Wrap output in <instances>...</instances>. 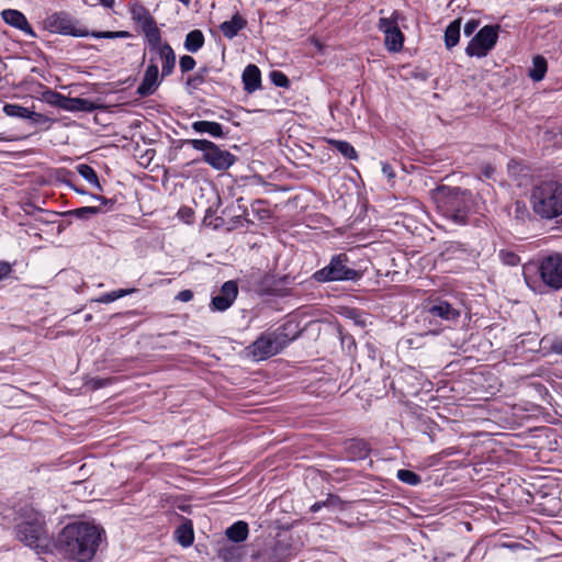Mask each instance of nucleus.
<instances>
[{"label":"nucleus","instance_id":"obj_5","mask_svg":"<svg viewBox=\"0 0 562 562\" xmlns=\"http://www.w3.org/2000/svg\"><path fill=\"white\" fill-rule=\"evenodd\" d=\"M188 144L195 150L203 153V161L215 170H226L234 165L236 158L227 150L221 149L215 143L207 139H190Z\"/></svg>","mask_w":562,"mask_h":562},{"label":"nucleus","instance_id":"obj_12","mask_svg":"<svg viewBox=\"0 0 562 562\" xmlns=\"http://www.w3.org/2000/svg\"><path fill=\"white\" fill-rule=\"evenodd\" d=\"M159 81V70L158 66L155 63V59H150V64L147 66L143 80L140 85L137 87V94L140 97H146L153 94L158 88Z\"/></svg>","mask_w":562,"mask_h":562},{"label":"nucleus","instance_id":"obj_17","mask_svg":"<svg viewBox=\"0 0 562 562\" xmlns=\"http://www.w3.org/2000/svg\"><path fill=\"white\" fill-rule=\"evenodd\" d=\"M429 313L432 316L440 317L445 321H457L460 316V311L454 308L448 302H439L436 305H432L429 310Z\"/></svg>","mask_w":562,"mask_h":562},{"label":"nucleus","instance_id":"obj_42","mask_svg":"<svg viewBox=\"0 0 562 562\" xmlns=\"http://www.w3.org/2000/svg\"><path fill=\"white\" fill-rule=\"evenodd\" d=\"M95 3L103 5L104 8L112 9L115 4V0H93Z\"/></svg>","mask_w":562,"mask_h":562},{"label":"nucleus","instance_id":"obj_18","mask_svg":"<svg viewBox=\"0 0 562 562\" xmlns=\"http://www.w3.org/2000/svg\"><path fill=\"white\" fill-rule=\"evenodd\" d=\"M192 128L196 133H205L215 138H222L224 136L223 126L217 122L195 121L192 123Z\"/></svg>","mask_w":562,"mask_h":562},{"label":"nucleus","instance_id":"obj_9","mask_svg":"<svg viewBox=\"0 0 562 562\" xmlns=\"http://www.w3.org/2000/svg\"><path fill=\"white\" fill-rule=\"evenodd\" d=\"M400 14L395 11L390 18L379 20V30L384 34V44L389 52H400L403 48L404 35L398 27Z\"/></svg>","mask_w":562,"mask_h":562},{"label":"nucleus","instance_id":"obj_7","mask_svg":"<svg viewBox=\"0 0 562 562\" xmlns=\"http://www.w3.org/2000/svg\"><path fill=\"white\" fill-rule=\"evenodd\" d=\"M498 26H483L470 41L465 53L471 57H485L496 45L498 38Z\"/></svg>","mask_w":562,"mask_h":562},{"label":"nucleus","instance_id":"obj_11","mask_svg":"<svg viewBox=\"0 0 562 562\" xmlns=\"http://www.w3.org/2000/svg\"><path fill=\"white\" fill-rule=\"evenodd\" d=\"M45 26L53 33H59L64 35L81 36L76 32L74 23L70 16L66 13H54L45 20Z\"/></svg>","mask_w":562,"mask_h":562},{"label":"nucleus","instance_id":"obj_40","mask_svg":"<svg viewBox=\"0 0 562 562\" xmlns=\"http://www.w3.org/2000/svg\"><path fill=\"white\" fill-rule=\"evenodd\" d=\"M479 21L476 20H470L464 24L463 32L465 36H470L473 34V32L477 29Z\"/></svg>","mask_w":562,"mask_h":562},{"label":"nucleus","instance_id":"obj_31","mask_svg":"<svg viewBox=\"0 0 562 562\" xmlns=\"http://www.w3.org/2000/svg\"><path fill=\"white\" fill-rule=\"evenodd\" d=\"M397 479L401 482L406 483L412 486L418 485L420 483V476L409 470H398Z\"/></svg>","mask_w":562,"mask_h":562},{"label":"nucleus","instance_id":"obj_10","mask_svg":"<svg viewBox=\"0 0 562 562\" xmlns=\"http://www.w3.org/2000/svg\"><path fill=\"white\" fill-rule=\"evenodd\" d=\"M238 295V286L235 281H226L220 292L212 297L210 308L213 312H224L228 310Z\"/></svg>","mask_w":562,"mask_h":562},{"label":"nucleus","instance_id":"obj_25","mask_svg":"<svg viewBox=\"0 0 562 562\" xmlns=\"http://www.w3.org/2000/svg\"><path fill=\"white\" fill-rule=\"evenodd\" d=\"M460 20L452 21L445 31V44L448 49L454 47L460 38Z\"/></svg>","mask_w":562,"mask_h":562},{"label":"nucleus","instance_id":"obj_43","mask_svg":"<svg viewBox=\"0 0 562 562\" xmlns=\"http://www.w3.org/2000/svg\"><path fill=\"white\" fill-rule=\"evenodd\" d=\"M382 172H383L387 178H393V177H394L393 170H392L391 166H390V165H387V164H383V166H382Z\"/></svg>","mask_w":562,"mask_h":562},{"label":"nucleus","instance_id":"obj_24","mask_svg":"<svg viewBox=\"0 0 562 562\" xmlns=\"http://www.w3.org/2000/svg\"><path fill=\"white\" fill-rule=\"evenodd\" d=\"M204 45V35L200 30L189 32L184 40V48L190 53H196Z\"/></svg>","mask_w":562,"mask_h":562},{"label":"nucleus","instance_id":"obj_2","mask_svg":"<svg viewBox=\"0 0 562 562\" xmlns=\"http://www.w3.org/2000/svg\"><path fill=\"white\" fill-rule=\"evenodd\" d=\"M14 531L22 543L38 554L53 552L55 548V540L47 528L45 516L32 506L20 509Z\"/></svg>","mask_w":562,"mask_h":562},{"label":"nucleus","instance_id":"obj_8","mask_svg":"<svg viewBox=\"0 0 562 562\" xmlns=\"http://www.w3.org/2000/svg\"><path fill=\"white\" fill-rule=\"evenodd\" d=\"M538 271L546 285L554 290L562 289V255L560 252H553L544 257L538 267Z\"/></svg>","mask_w":562,"mask_h":562},{"label":"nucleus","instance_id":"obj_16","mask_svg":"<svg viewBox=\"0 0 562 562\" xmlns=\"http://www.w3.org/2000/svg\"><path fill=\"white\" fill-rule=\"evenodd\" d=\"M244 89L252 93L261 86V74L256 65H248L243 71Z\"/></svg>","mask_w":562,"mask_h":562},{"label":"nucleus","instance_id":"obj_30","mask_svg":"<svg viewBox=\"0 0 562 562\" xmlns=\"http://www.w3.org/2000/svg\"><path fill=\"white\" fill-rule=\"evenodd\" d=\"M135 291H136L135 289L115 290V291L102 294L99 299H97V302L108 304V303L114 302L123 296L132 294Z\"/></svg>","mask_w":562,"mask_h":562},{"label":"nucleus","instance_id":"obj_48","mask_svg":"<svg viewBox=\"0 0 562 562\" xmlns=\"http://www.w3.org/2000/svg\"><path fill=\"white\" fill-rule=\"evenodd\" d=\"M322 506H323L322 503H315L314 505H312L311 510L318 512L322 508Z\"/></svg>","mask_w":562,"mask_h":562},{"label":"nucleus","instance_id":"obj_37","mask_svg":"<svg viewBox=\"0 0 562 562\" xmlns=\"http://www.w3.org/2000/svg\"><path fill=\"white\" fill-rule=\"evenodd\" d=\"M179 66L182 72L191 71L195 67V60L190 55H183L180 58Z\"/></svg>","mask_w":562,"mask_h":562},{"label":"nucleus","instance_id":"obj_4","mask_svg":"<svg viewBox=\"0 0 562 562\" xmlns=\"http://www.w3.org/2000/svg\"><path fill=\"white\" fill-rule=\"evenodd\" d=\"M290 340L281 329L263 333L248 347V355L256 361L266 360L282 351Z\"/></svg>","mask_w":562,"mask_h":562},{"label":"nucleus","instance_id":"obj_3","mask_svg":"<svg viewBox=\"0 0 562 562\" xmlns=\"http://www.w3.org/2000/svg\"><path fill=\"white\" fill-rule=\"evenodd\" d=\"M533 212L544 220L562 214V183L548 180L535 186L530 195Z\"/></svg>","mask_w":562,"mask_h":562},{"label":"nucleus","instance_id":"obj_20","mask_svg":"<svg viewBox=\"0 0 562 562\" xmlns=\"http://www.w3.org/2000/svg\"><path fill=\"white\" fill-rule=\"evenodd\" d=\"M95 108V104L91 100L66 97L63 110L70 112H92Z\"/></svg>","mask_w":562,"mask_h":562},{"label":"nucleus","instance_id":"obj_23","mask_svg":"<svg viewBox=\"0 0 562 562\" xmlns=\"http://www.w3.org/2000/svg\"><path fill=\"white\" fill-rule=\"evenodd\" d=\"M248 532V525L240 520L227 528L226 536L234 542H241L247 539Z\"/></svg>","mask_w":562,"mask_h":562},{"label":"nucleus","instance_id":"obj_47","mask_svg":"<svg viewBox=\"0 0 562 562\" xmlns=\"http://www.w3.org/2000/svg\"><path fill=\"white\" fill-rule=\"evenodd\" d=\"M92 382H93L94 387H102L105 385V382L103 380L98 379V380H93Z\"/></svg>","mask_w":562,"mask_h":562},{"label":"nucleus","instance_id":"obj_27","mask_svg":"<svg viewBox=\"0 0 562 562\" xmlns=\"http://www.w3.org/2000/svg\"><path fill=\"white\" fill-rule=\"evenodd\" d=\"M76 170L92 187L102 191L98 175L92 167L86 164H80L76 167Z\"/></svg>","mask_w":562,"mask_h":562},{"label":"nucleus","instance_id":"obj_41","mask_svg":"<svg viewBox=\"0 0 562 562\" xmlns=\"http://www.w3.org/2000/svg\"><path fill=\"white\" fill-rule=\"evenodd\" d=\"M192 299L193 292L191 290H182L176 296V300L180 302H190Z\"/></svg>","mask_w":562,"mask_h":562},{"label":"nucleus","instance_id":"obj_13","mask_svg":"<svg viewBox=\"0 0 562 562\" xmlns=\"http://www.w3.org/2000/svg\"><path fill=\"white\" fill-rule=\"evenodd\" d=\"M3 111L8 116L29 120L33 124H43L48 121L45 115L30 111L27 108L18 104H4Z\"/></svg>","mask_w":562,"mask_h":562},{"label":"nucleus","instance_id":"obj_39","mask_svg":"<svg viewBox=\"0 0 562 562\" xmlns=\"http://www.w3.org/2000/svg\"><path fill=\"white\" fill-rule=\"evenodd\" d=\"M503 261L509 266H516L519 262V257L513 252H502Z\"/></svg>","mask_w":562,"mask_h":562},{"label":"nucleus","instance_id":"obj_34","mask_svg":"<svg viewBox=\"0 0 562 562\" xmlns=\"http://www.w3.org/2000/svg\"><path fill=\"white\" fill-rule=\"evenodd\" d=\"M270 79H271V82L277 87L288 88L290 86L289 78L282 71H279V70L271 71Z\"/></svg>","mask_w":562,"mask_h":562},{"label":"nucleus","instance_id":"obj_49","mask_svg":"<svg viewBox=\"0 0 562 562\" xmlns=\"http://www.w3.org/2000/svg\"><path fill=\"white\" fill-rule=\"evenodd\" d=\"M554 349H555V351H558V352H561V353H562V346H560V345H555Z\"/></svg>","mask_w":562,"mask_h":562},{"label":"nucleus","instance_id":"obj_38","mask_svg":"<svg viewBox=\"0 0 562 562\" xmlns=\"http://www.w3.org/2000/svg\"><path fill=\"white\" fill-rule=\"evenodd\" d=\"M452 218V221L457 224H465L467 223V212L461 209L452 210L448 215Z\"/></svg>","mask_w":562,"mask_h":562},{"label":"nucleus","instance_id":"obj_45","mask_svg":"<svg viewBox=\"0 0 562 562\" xmlns=\"http://www.w3.org/2000/svg\"><path fill=\"white\" fill-rule=\"evenodd\" d=\"M519 165L515 161H512L510 164H508V170L512 175H516V172L518 171L519 169Z\"/></svg>","mask_w":562,"mask_h":562},{"label":"nucleus","instance_id":"obj_33","mask_svg":"<svg viewBox=\"0 0 562 562\" xmlns=\"http://www.w3.org/2000/svg\"><path fill=\"white\" fill-rule=\"evenodd\" d=\"M100 212V207L98 206H83L71 211V214L80 220H87L92 215H95Z\"/></svg>","mask_w":562,"mask_h":562},{"label":"nucleus","instance_id":"obj_35","mask_svg":"<svg viewBox=\"0 0 562 562\" xmlns=\"http://www.w3.org/2000/svg\"><path fill=\"white\" fill-rule=\"evenodd\" d=\"M92 36L95 38H127L131 36L127 31H116V32H94Z\"/></svg>","mask_w":562,"mask_h":562},{"label":"nucleus","instance_id":"obj_22","mask_svg":"<svg viewBox=\"0 0 562 562\" xmlns=\"http://www.w3.org/2000/svg\"><path fill=\"white\" fill-rule=\"evenodd\" d=\"M132 19L139 23L142 26L150 24L154 21L149 11L139 2H134L130 5Z\"/></svg>","mask_w":562,"mask_h":562},{"label":"nucleus","instance_id":"obj_44","mask_svg":"<svg viewBox=\"0 0 562 562\" xmlns=\"http://www.w3.org/2000/svg\"><path fill=\"white\" fill-rule=\"evenodd\" d=\"M1 270H2V279H4L11 272V266L8 262L2 261Z\"/></svg>","mask_w":562,"mask_h":562},{"label":"nucleus","instance_id":"obj_46","mask_svg":"<svg viewBox=\"0 0 562 562\" xmlns=\"http://www.w3.org/2000/svg\"><path fill=\"white\" fill-rule=\"evenodd\" d=\"M92 199H94L95 201L101 202L102 204L111 203L110 200H108L106 198H104L102 195H92Z\"/></svg>","mask_w":562,"mask_h":562},{"label":"nucleus","instance_id":"obj_26","mask_svg":"<svg viewBox=\"0 0 562 562\" xmlns=\"http://www.w3.org/2000/svg\"><path fill=\"white\" fill-rule=\"evenodd\" d=\"M547 72V60L540 56L537 55L532 58V67L529 70V77L533 81H541Z\"/></svg>","mask_w":562,"mask_h":562},{"label":"nucleus","instance_id":"obj_50","mask_svg":"<svg viewBox=\"0 0 562 562\" xmlns=\"http://www.w3.org/2000/svg\"><path fill=\"white\" fill-rule=\"evenodd\" d=\"M76 191L80 194H85L86 192L83 190L76 189Z\"/></svg>","mask_w":562,"mask_h":562},{"label":"nucleus","instance_id":"obj_32","mask_svg":"<svg viewBox=\"0 0 562 562\" xmlns=\"http://www.w3.org/2000/svg\"><path fill=\"white\" fill-rule=\"evenodd\" d=\"M43 98L48 104L55 105L59 109H64L65 99H66L65 95H63L56 91L48 90L43 94Z\"/></svg>","mask_w":562,"mask_h":562},{"label":"nucleus","instance_id":"obj_19","mask_svg":"<svg viewBox=\"0 0 562 562\" xmlns=\"http://www.w3.org/2000/svg\"><path fill=\"white\" fill-rule=\"evenodd\" d=\"M246 26V21L238 14L233 15V18L228 21H224L220 29L223 35L227 38L235 37L240 30Z\"/></svg>","mask_w":562,"mask_h":562},{"label":"nucleus","instance_id":"obj_21","mask_svg":"<svg viewBox=\"0 0 562 562\" xmlns=\"http://www.w3.org/2000/svg\"><path fill=\"white\" fill-rule=\"evenodd\" d=\"M143 27V32L154 52H157L165 43H161L160 31L156 26L155 21L150 22V24H146Z\"/></svg>","mask_w":562,"mask_h":562},{"label":"nucleus","instance_id":"obj_29","mask_svg":"<svg viewBox=\"0 0 562 562\" xmlns=\"http://www.w3.org/2000/svg\"><path fill=\"white\" fill-rule=\"evenodd\" d=\"M176 538L182 547L191 546L194 539L192 528L187 525H181L176 530Z\"/></svg>","mask_w":562,"mask_h":562},{"label":"nucleus","instance_id":"obj_15","mask_svg":"<svg viewBox=\"0 0 562 562\" xmlns=\"http://www.w3.org/2000/svg\"><path fill=\"white\" fill-rule=\"evenodd\" d=\"M155 53L161 61V76L167 77L171 75L176 65V55L171 46L165 43L164 46Z\"/></svg>","mask_w":562,"mask_h":562},{"label":"nucleus","instance_id":"obj_6","mask_svg":"<svg viewBox=\"0 0 562 562\" xmlns=\"http://www.w3.org/2000/svg\"><path fill=\"white\" fill-rule=\"evenodd\" d=\"M348 258L344 254L334 256L329 263L314 273L318 282L353 281L360 278V273L347 266Z\"/></svg>","mask_w":562,"mask_h":562},{"label":"nucleus","instance_id":"obj_1","mask_svg":"<svg viewBox=\"0 0 562 562\" xmlns=\"http://www.w3.org/2000/svg\"><path fill=\"white\" fill-rule=\"evenodd\" d=\"M101 540L100 529L89 522H74L63 528L55 548L66 558L86 562L93 558Z\"/></svg>","mask_w":562,"mask_h":562},{"label":"nucleus","instance_id":"obj_14","mask_svg":"<svg viewBox=\"0 0 562 562\" xmlns=\"http://www.w3.org/2000/svg\"><path fill=\"white\" fill-rule=\"evenodd\" d=\"M2 20L7 24L21 30L26 35L35 36L32 27L30 26L25 15L22 12L12 9L2 10Z\"/></svg>","mask_w":562,"mask_h":562},{"label":"nucleus","instance_id":"obj_36","mask_svg":"<svg viewBox=\"0 0 562 562\" xmlns=\"http://www.w3.org/2000/svg\"><path fill=\"white\" fill-rule=\"evenodd\" d=\"M207 72H209L207 68H205V67L200 68L194 76H192L188 79V85L192 86L193 88L199 87L200 85H202L205 81Z\"/></svg>","mask_w":562,"mask_h":562},{"label":"nucleus","instance_id":"obj_28","mask_svg":"<svg viewBox=\"0 0 562 562\" xmlns=\"http://www.w3.org/2000/svg\"><path fill=\"white\" fill-rule=\"evenodd\" d=\"M329 144L339 151L344 157L356 160L358 159V154L353 146L349 144L346 140H337V139H330Z\"/></svg>","mask_w":562,"mask_h":562}]
</instances>
